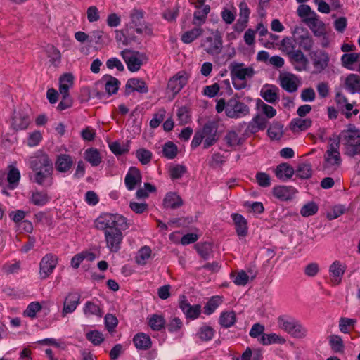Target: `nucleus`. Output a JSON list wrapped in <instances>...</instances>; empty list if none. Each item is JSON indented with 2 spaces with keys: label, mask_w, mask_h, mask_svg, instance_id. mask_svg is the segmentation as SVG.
Returning a JSON list of instances; mask_svg holds the SVG:
<instances>
[{
  "label": "nucleus",
  "mask_w": 360,
  "mask_h": 360,
  "mask_svg": "<svg viewBox=\"0 0 360 360\" xmlns=\"http://www.w3.org/2000/svg\"><path fill=\"white\" fill-rule=\"evenodd\" d=\"M332 141L338 143L339 146L342 144L345 155L353 158L360 155V129L354 124H349L338 135L330 137L329 141Z\"/></svg>",
  "instance_id": "nucleus-1"
},
{
  "label": "nucleus",
  "mask_w": 360,
  "mask_h": 360,
  "mask_svg": "<svg viewBox=\"0 0 360 360\" xmlns=\"http://www.w3.org/2000/svg\"><path fill=\"white\" fill-rule=\"evenodd\" d=\"M229 68L233 85L237 90H241L246 88V78H251L255 75L253 68H245V64L243 63L233 62L229 65Z\"/></svg>",
  "instance_id": "nucleus-2"
},
{
  "label": "nucleus",
  "mask_w": 360,
  "mask_h": 360,
  "mask_svg": "<svg viewBox=\"0 0 360 360\" xmlns=\"http://www.w3.org/2000/svg\"><path fill=\"white\" fill-rule=\"evenodd\" d=\"M96 227L98 229L110 231L114 229H127L129 224L127 219L118 214L104 213L96 220Z\"/></svg>",
  "instance_id": "nucleus-3"
},
{
  "label": "nucleus",
  "mask_w": 360,
  "mask_h": 360,
  "mask_svg": "<svg viewBox=\"0 0 360 360\" xmlns=\"http://www.w3.org/2000/svg\"><path fill=\"white\" fill-rule=\"evenodd\" d=\"M130 22L127 25V33L135 31L137 34L145 33L148 36L153 35V29L150 24L145 22L144 12L142 10L134 8L129 15Z\"/></svg>",
  "instance_id": "nucleus-4"
},
{
  "label": "nucleus",
  "mask_w": 360,
  "mask_h": 360,
  "mask_svg": "<svg viewBox=\"0 0 360 360\" xmlns=\"http://www.w3.org/2000/svg\"><path fill=\"white\" fill-rule=\"evenodd\" d=\"M278 327L295 338H304L307 336V330L296 319L283 315L278 318Z\"/></svg>",
  "instance_id": "nucleus-5"
},
{
  "label": "nucleus",
  "mask_w": 360,
  "mask_h": 360,
  "mask_svg": "<svg viewBox=\"0 0 360 360\" xmlns=\"http://www.w3.org/2000/svg\"><path fill=\"white\" fill-rule=\"evenodd\" d=\"M120 54L131 72L139 70L143 65V60L147 59L145 54L127 49L122 51Z\"/></svg>",
  "instance_id": "nucleus-6"
},
{
  "label": "nucleus",
  "mask_w": 360,
  "mask_h": 360,
  "mask_svg": "<svg viewBox=\"0 0 360 360\" xmlns=\"http://www.w3.org/2000/svg\"><path fill=\"white\" fill-rule=\"evenodd\" d=\"M249 107L236 97H233L227 101L226 115L229 118H240L249 114Z\"/></svg>",
  "instance_id": "nucleus-7"
},
{
  "label": "nucleus",
  "mask_w": 360,
  "mask_h": 360,
  "mask_svg": "<svg viewBox=\"0 0 360 360\" xmlns=\"http://www.w3.org/2000/svg\"><path fill=\"white\" fill-rule=\"evenodd\" d=\"M217 129L218 124L214 121H208L200 129V133L204 136V149L209 148L218 141L219 136L217 134Z\"/></svg>",
  "instance_id": "nucleus-8"
},
{
  "label": "nucleus",
  "mask_w": 360,
  "mask_h": 360,
  "mask_svg": "<svg viewBox=\"0 0 360 360\" xmlns=\"http://www.w3.org/2000/svg\"><path fill=\"white\" fill-rule=\"evenodd\" d=\"M31 110L27 108L14 111L12 117L11 127L15 131L26 129L32 122Z\"/></svg>",
  "instance_id": "nucleus-9"
},
{
  "label": "nucleus",
  "mask_w": 360,
  "mask_h": 360,
  "mask_svg": "<svg viewBox=\"0 0 360 360\" xmlns=\"http://www.w3.org/2000/svg\"><path fill=\"white\" fill-rule=\"evenodd\" d=\"M122 229H114L110 231L104 232L106 247L111 252H117L121 249V244L123 240Z\"/></svg>",
  "instance_id": "nucleus-10"
},
{
  "label": "nucleus",
  "mask_w": 360,
  "mask_h": 360,
  "mask_svg": "<svg viewBox=\"0 0 360 360\" xmlns=\"http://www.w3.org/2000/svg\"><path fill=\"white\" fill-rule=\"evenodd\" d=\"M33 174H30L29 179L33 182L41 186H51L53 184V168L44 169V170H33Z\"/></svg>",
  "instance_id": "nucleus-11"
},
{
  "label": "nucleus",
  "mask_w": 360,
  "mask_h": 360,
  "mask_svg": "<svg viewBox=\"0 0 360 360\" xmlns=\"http://www.w3.org/2000/svg\"><path fill=\"white\" fill-rule=\"evenodd\" d=\"M58 264V257L51 253L45 255L41 259L40 276L42 279L48 278Z\"/></svg>",
  "instance_id": "nucleus-12"
},
{
  "label": "nucleus",
  "mask_w": 360,
  "mask_h": 360,
  "mask_svg": "<svg viewBox=\"0 0 360 360\" xmlns=\"http://www.w3.org/2000/svg\"><path fill=\"white\" fill-rule=\"evenodd\" d=\"M30 167L33 170H44V169L53 168L52 160L49 155L39 151L34 156L30 158Z\"/></svg>",
  "instance_id": "nucleus-13"
},
{
  "label": "nucleus",
  "mask_w": 360,
  "mask_h": 360,
  "mask_svg": "<svg viewBox=\"0 0 360 360\" xmlns=\"http://www.w3.org/2000/svg\"><path fill=\"white\" fill-rule=\"evenodd\" d=\"M213 37H208L205 39V42L208 45L205 48V51L210 55H218L222 50V36L219 30L212 32Z\"/></svg>",
  "instance_id": "nucleus-14"
},
{
  "label": "nucleus",
  "mask_w": 360,
  "mask_h": 360,
  "mask_svg": "<svg viewBox=\"0 0 360 360\" xmlns=\"http://www.w3.org/2000/svg\"><path fill=\"white\" fill-rule=\"evenodd\" d=\"M330 142L324 155L325 162L331 166H340L342 162L339 151L340 146L335 141Z\"/></svg>",
  "instance_id": "nucleus-15"
},
{
  "label": "nucleus",
  "mask_w": 360,
  "mask_h": 360,
  "mask_svg": "<svg viewBox=\"0 0 360 360\" xmlns=\"http://www.w3.org/2000/svg\"><path fill=\"white\" fill-rule=\"evenodd\" d=\"M188 75L184 71L177 72L172 77L167 84V89L176 95L187 84Z\"/></svg>",
  "instance_id": "nucleus-16"
},
{
  "label": "nucleus",
  "mask_w": 360,
  "mask_h": 360,
  "mask_svg": "<svg viewBox=\"0 0 360 360\" xmlns=\"http://www.w3.org/2000/svg\"><path fill=\"white\" fill-rule=\"evenodd\" d=\"M288 55L296 70L302 71L306 70L309 61L300 50H291L288 51Z\"/></svg>",
  "instance_id": "nucleus-17"
},
{
  "label": "nucleus",
  "mask_w": 360,
  "mask_h": 360,
  "mask_svg": "<svg viewBox=\"0 0 360 360\" xmlns=\"http://www.w3.org/2000/svg\"><path fill=\"white\" fill-rule=\"evenodd\" d=\"M80 295L77 292H70L65 297L62 316L65 317L67 314H71L77 309L80 303Z\"/></svg>",
  "instance_id": "nucleus-18"
},
{
  "label": "nucleus",
  "mask_w": 360,
  "mask_h": 360,
  "mask_svg": "<svg viewBox=\"0 0 360 360\" xmlns=\"http://www.w3.org/2000/svg\"><path fill=\"white\" fill-rule=\"evenodd\" d=\"M142 176L140 170L136 167H129L124 179V183L128 190L135 189L141 183Z\"/></svg>",
  "instance_id": "nucleus-19"
},
{
  "label": "nucleus",
  "mask_w": 360,
  "mask_h": 360,
  "mask_svg": "<svg viewBox=\"0 0 360 360\" xmlns=\"http://www.w3.org/2000/svg\"><path fill=\"white\" fill-rule=\"evenodd\" d=\"M133 91L146 94L148 91V88L142 79L131 78L127 82L124 94L126 96H129Z\"/></svg>",
  "instance_id": "nucleus-20"
},
{
  "label": "nucleus",
  "mask_w": 360,
  "mask_h": 360,
  "mask_svg": "<svg viewBox=\"0 0 360 360\" xmlns=\"http://www.w3.org/2000/svg\"><path fill=\"white\" fill-rule=\"evenodd\" d=\"M74 164V158L69 154L61 153L57 155L55 161L56 170L60 173L69 172Z\"/></svg>",
  "instance_id": "nucleus-21"
},
{
  "label": "nucleus",
  "mask_w": 360,
  "mask_h": 360,
  "mask_svg": "<svg viewBox=\"0 0 360 360\" xmlns=\"http://www.w3.org/2000/svg\"><path fill=\"white\" fill-rule=\"evenodd\" d=\"M183 298L179 302V308L187 319L192 320L197 319L201 313V306L198 304L191 305L184 296Z\"/></svg>",
  "instance_id": "nucleus-22"
},
{
  "label": "nucleus",
  "mask_w": 360,
  "mask_h": 360,
  "mask_svg": "<svg viewBox=\"0 0 360 360\" xmlns=\"http://www.w3.org/2000/svg\"><path fill=\"white\" fill-rule=\"evenodd\" d=\"M311 58L313 60L314 67L319 72L324 70L328 65L330 57L325 51H314L311 53Z\"/></svg>",
  "instance_id": "nucleus-23"
},
{
  "label": "nucleus",
  "mask_w": 360,
  "mask_h": 360,
  "mask_svg": "<svg viewBox=\"0 0 360 360\" xmlns=\"http://www.w3.org/2000/svg\"><path fill=\"white\" fill-rule=\"evenodd\" d=\"M346 270V265L339 260H335L329 267V272L331 276L330 281L334 285H339L341 283L342 277Z\"/></svg>",
  "instance_id": "nucleus-24"
},
{
  "label": "nucleus",
  "mask_w": 360,
  "mask_h": 360,
  "mask_svg": "<svg viewBox=\"0 0 360 360\" xmlns=\"http://www.w3.org/2000/svg\"><path fill=\"white\" fill-rule=\"evenodd\" d=\"M296 192L297 191L294 187L286 186H277L272 190L273 195L282 201L291 200Z\"/></svg>",
  "instance_id": "nucleus-25"
},
{
  "label": "nucleus",
  "mask_w": 360,
  "mask_h": 360,
  "mask_svg": "<svg viewBox=\"0 0 360 360\" xmlns=\"http://www.w3.org/2000/svg\"><path fill=\"white\" fill-rule=\"evenodd\" d=\"M296 77L293 74L287 73L280 75L279 80L281 86L288 92L292 93L297 91V84L295 82Z\"/></svg>",
  "instance_id": "nucleus-26"
},
{
  "label": "nucleus",
  "mask_w": 360,
  "mask_h": 360,
  "mask_svg": "<svg viewBox=\"0 0 360 360\" xmlns=\"http://www.w3.org/2000/svg\"><path fill=\"white\" fill-rule=\"evenodd\" d=\"M183 204L182 198L175 192L167 193L163 200L165 208L175 210L180 207Z\"/></svg>",
  "instance_id": "nucleus-27"
},
{
  "label": "nucleus",
  "mask_w": 360,
  "mask_h": 360,
  "mask_svg": "<svg viewBox=\"0 0 360 360\" xmlns=\"http://www.w3.org/2000/svg\"><path fill=\"white\" fill-rule=\"evenodd\" d=\"M274 172L278 179L282 181H286L293 176L295 170L288 163L284 162L278 165L276 167Z\"/></svg>",
  "instance_id": "nucleus-28"
},
{
  "label": "nucleus",
  "mask_w": 360,
  "mask_h": 360,
  "mask_svg": "<svg viewBox=\"0 0 360 360\" xmlns=\"http://www.w3.org/2000/svg\"><path fill=\"white\" fill-rule=\"evenodd\" d=\"M231 217L234 222L238 236L240 237L246 236L248 234L247 220L240 214H233Z\"/></svg>",
  "instance_id": "nucleus-29"
},
{
  "label": "nucleus",
  "mask_w": 360,
  "mask_h": 360,
  "mask_svg": "<svg viewBox=\"0 0 360 360\" xmlns=\"http://www.w3.org/2000/svg\"><path fill=\"white\" fill-rule=\"evenodd\" d=\"M133 342L138 349L147 350L151 347L152 341L148 335L139 333L134 335Z\"/></svg>",
  "instance_id": "nucleus-30"
},
{
  "label": "nucleus",
  "mask_w": 360,
  "mask_h": 360,
  "mask_svg": "<svg viewBox=\"0 0 360 360\" xmlns=\"http://www.w3.org/2000/svg\"><path fill=\"white\" fill-rule=\"evenodd\" d=\"M345 87L350 94H355L360 91V76L356 74H349L345 79Z\"/></svg>",
  "instance_id": "nucleus-31"
},
{
  "label": "nucleus",
  "mask_w": 360,
  "mask_h": 360,
  "mask_svg": "<svg viewBox=\"0 0 360 360\" xmlns=\"http://www.w3.org/2000/svg\"><path fill=\"white\" fill-rule=\"evenodd\" d=\"M210 11V7L209 5H203L202 10L195 11L193 13L192 24L195 26L201 27V26L205 22Z\"/></svg>",
  "instance_id": "nucleus-32"
},
{
  "label": "nucleus",
  "mask_w": 360,
  "mask_h": 360,
  "mask_svg": "<svg viewBox=\"0 0 360 360\" xmlns=\"http://www.w3.org/2000/svg\"><path fill=\"white\" fill-rule=\"evenodd\" d=\"M204 30L202 27L195 26L191 30L186 31L181 35V41L184 44H191L199 37L202 35Z\"/></svg>",
  "instance_id": "nucleus-33"
},
{
  "label": "nucleus",
  "mask_w": 360,
  "mask_h": 360,
  "mask_svg": "<svg viewBox=\"0 0 360 360\" xmlns=\"http://www.w3.org/2000/svg\"><path fill=\"white\" fill-rule=\"evenodd\" d=\"M312 121L309 118H295L290 124V128L293 131H305L311 126Z\"/></svg>",
  "instance_id": "nucleus-34"
},
{
  "label": "nucleus",
  "mask_w": 360,
  "mask_h": 360,
  "mask_svg": "<svg viewBox=\"0 0 360 360\" xmlns=\"http://www.w3.org/2000/svg\"><path fill=\"white\" fill-rule=\"evenodd\" d=\"M304 21L309 25L315 36L321 37L325 34L323 25L321 26L318 25L319 22L316 13H314V16L305 19Z\"/></svg>",
  "instance_id": "nucleus-35"
},
{
  "label": "nucleus",
  "mask_w": 360,
  "mask_h": 360,
  "mask_svg": "<svg viewBox=\"0 0 360 360\" xmlns=\"http://www.w3.org/2000/svg\"><path fill=\"white\" fill-rule=\"evenodd\" d=\"M85 160L89 162L91 166L96 167L100 165L102 161L100 152L94 148H89L85 151Z\"/></svg>",
  "instance_id": "nucleus-36"
},
{
  "label": "nucleus",
  "mask_w": 360,
  "mask_h": 360,
  "mask_svg": "<svg viewBox=\"0 0 360 360\" xmlns=\"http://www.w3.org/2000/svg\"><path fill=\"white\" fill-rule=\"evenodd\" d=\"M301 30L303 34L300 35L297 38L299 45L304 51H309L313 47L314 41L307 30L304 28H302Z\"/></svg>",
  "instance_id": "nucleus-37"
},
{
  "label": "nucleus",
  "mask_w": 360,
  "mask_h": 360,
  "mask_svg": "<svg viewBox=\"0 0 360 360\" xmlns=\"http://www.w3.org/2000/svg\"><path fill=\"white\" fill-rule=\"evenodd\" d=\"M236 321V316L234 311H223L221 313L219 322L221 327L225 328H230Z\"/></svg>",
  "instance_id": "nucleus-38"
},
{
  "label": "nucleus",
  "mask_w": 360,
  "mask_h": 360,
  "mask_svg": "<svg viewBox=\"0 0 360 360\" xmlns=\"http://www.w3.org/2000/svg\"><path fill=\"white\" fill-rule=\"evenodd\" d=\"M103 79L106 81L105 84L106 92L109 95L116 94L120 84V81L117 78L108 75H104Z\"/></svg>",
  "instance_id": "nucleus-39"
},
{
  "label": "nucleus",
  "mask_w": 360,
  "mask_h": 360,
  "mask_svg": "<svg viewBox=\"0 0 360 360\" xmlns=\"http://www.w3.org/2000/svg\"><path fill=\"white\" fill-rule=\"evenodd\" d=\"M328 342L331 349L335 353H343L345 345L342 338L338 335H331L328 337Z\"/></svg>",
  "instance_id": "nucleus-40"
},
{
  "label": "nucleus",
  "mask_w": 360,
  "mask_h": 360,
  "mask_svg": "<svg viewBox=\"0 0 360 360\" xmlns=\"http://www.w3.org/2000/svg\"><path fill=\"white\" fill-rule=\"evenodd\" d=\"M278 87L272 85L271 89H262L261 96L266 102L274 104L278 100Z\"/></svg>",
  "instance_id": "nucleus-41"
},
{
  "label": "nucleus",
  "mask_w": 360,
  "mask_h": 360,
  "mask_svg": "<svg viewBox=\"0 0 360 360\" xmlns=\"http://www.w3.org/2000/svg\"><path fill=\"white\" fill-rule=\"evenodd\" d=\"M222 303V297L213 296L206 303L203 308V312L206 315L212 314L216 309Z\"/></svg>",
  "instance_id": "nucleus-42"
},
{
  "label": "nucleus",
  "mask_w": 360,
  "mask_h": 360,
  "mask_svg": "<svg viewBox=\"0 0 360 360\" xmlns=\"http://www.w3.org/2000/svg\"><path fill=\"white\" fill-rule=\"evenodd\" d=\"M259 341L264 345H268L274 343L283 344L285 342V338L276 333H263Z\"/></svg>",
  "instance_id": "nucleus-43"
},
{
  "label": "nucleus",
  "mask_w": 360,
  "mask_h": 360,
  "mask_svg": "<svg viewBox=\"0 0 360 360\" xmlns=\"http://www.w3.org/2000/svg\"><path fill=\"white\" fill-rule=\"evenodd\" d=\"M50 200V197L46 191H37L32 193L31 197L32 202L37 206H43Z\"/></svg>",
  "instance_id": "nucleus-44"
},
{
  "label": "nucleus",
  "mask_w": 360,
  "mask_h": 360,
  "mask_svg": "<svg viewBox=\"0 0 360 360\" xmlns=\"http://www.w3.org/2000/svg\"><path fill=\"white\" fill-rule=\"evenodd\" d=\"M148 325L153 330L159 331L165 328V320L161 315L153 314L148 318Z\"/></svg>",
  "instance_id": "nucleus-45"
},
{
  "label": "nucleus",
  "mask_w": 360,
  "mask_h": 360,
  "mask_svg": "<svg viewBox=\"0 0 360 360\" xmlns=\"http://www.w3.org/2000/svg\"><path fill=\"white\" fill-rule=\"evenodd\" d=\"M214 333L215 331L211 326H202L199 328L197 336L201 341L208 342L213 338Z\"/></svg>",
  "instance_id": "nucleus-46"
},
{
  "label": "nucleus",
  "mask_w": 360,
  "mask_h": 360,
  "mask_svg": "<svg viewBox=\"0 0 360 360\" xmlns=\"http://www.w3.org/2000/svg\"><path fill=\"white\" fill-rule=\"evenodd\" d=\"M359 58L360 53H344L341 57V63L345 68L353 70L351 65L357 62Z\"/></svg>",
  "instance_id": "nucleus-47"
},
{
  "label": "nucleus",
  "mask_w": 360,
  "mask_h": 360,
  "mask_svg": "<svg viewBox=\"0 0 360 360\" xmlns=\"http://www.w3.org/2000/svg\"><path fill=\"white\" fill-rule=\"evenodd\" d=\"M20 179V173L19 170L14 167H11L8 176L7 181L9 184L8 187L11 189H14L18 185Z\"/></svg>",
  "instance_id": "nucleus-48"
},
{
  "label": "nucleus",
  "mask_w": 360,
  "mask_h": 360,
  "mask_svg": "<svg viewBox=\"0 0 360 360\" xmlns=\"http://www.w3.org/2000/svg\"><path fill=\"white\" fill-rule=\"evenodd\" d=\"M162 154L166 158L172 160L175 158L178 154V148L173 142L167 141L162 147Z\"/></svg>",
  "instance_id": "nucleus-49"
},
{
  "label": "nucleus",
  "mask_w": 360,
  "mask_h": 360,
  "mask_svg": "<svg viewBox=\"0 0 360 360\" xmlns=\"http://www.w3.org/2000/svg\"><path fill=\"white\" fill-rule=\"evenodd\" d=\"M224 139L229 147L240 146L244 141L243 139L234 131H228Z\"/></svg>",
  "instance_id": "nucleus-50"
},
{
  "label": "nucleus",
  "mask_w": 360,
  "mask_h": 360,
  "mask_svg": "<svg viewBox=\"0 0 360 360\" xmlns=\"http://www.w3.org/2000/svg\"><path fill=\"white\" fill-rule=\"evenodd\" d=\"M296 176L302 179H309L312 175V168L309 163L300 164L297 170Z\"/></svg>",
  "instance_id": "nucleus-51"
},
{
  "label": "nucleus",
  "mask_w": 360,
  "mask_h": 360,
  "mask_svg": "<svg viewBox=\"0 0 360 360\" xmlns=\"http://www.w3.org/2000/svg\"><path fill=\"white\" fill-rule=\"evenodd\" d=\"M115 39L117 41L122 42L123 44L127 45L131 41H135L136 37L133 35L132 32H129V35L127 33V28L125 30H116Z\"/></svg>",
  "instance_id": "nucleus-52"
},
{
  "label": "nucleus",
  "mask_w": 360,
  "mask_h": 360,
  "mask_svg": "<svg viewBox=\"0 0 360 360\" xmlns=\"http://www.w3.org/2000/svg\"><path fill=\"white\" fill-rule=\"evenodd\" d=\"M186 172V167L179 164L172 166L169 169V174L172 180L181 179Z\"/></svg>",
  "instance_id": "nucleus-53"
},
{
  "label": "nucleus",
  "mask_w": 360,
  "mask_h": 360,
  "mask_svg": "<svg viewBox=\"0 0 360 360\" xmlns=\"http://www.w3.org/2000/svg\"><path fill=\"white\" fill-rule=\"evenodd\" d=\"M356 323L355 319L342 317L339 321V329L343 333H349V328H354Z\"/></svg>",
  "instance_id": "nucleus-54"
},
{
  "label": "nucleus",
  "mask_w": 360,
  "mask_h": 360,
  "mask_svg": "<svg viewBox=\"0 0 360 360\" xmlns=\"http://www.w3.org/2000/svg\"><path fill=\"white\" fill-rule=\"evenodd\" d=\"M283 126L279 122L272 124L267 131L269 136L271 139L279 140L283 134Z\"/></svg>",
  "instance_id": "nucleus-55"
},
{
  "label": "nucleus",
  "mask_w": 360,
  "mask_h": 360,
  "mask_svg": "<svg viewBox=\"0 0 360 360\" xmlns=\"http://www.w3.org/2000/svg\"><path fill=\"white\" fill-rule=\"evenodd\" d=\"M319 207L316 205V203L311 201L303 205V207L300 210V214L302 217H307L309 216L314 215L315 214L317 213Z\"/></svg>",
  "instance_id": "nucleus-56"
},
{
  "label": "nucleus",
  "mask_w": 360,
  "mask_h": 360,
  "mask_svg": "<svg viewBox=\"0 0 360 360\" xmlns=\"http://www.w3.org/2000/svg\"><path fill=\"white\" fill-rule=\"evenodd\" d=\"M84 313L85 315H96L101 317L103 315L101 308L91 301L86 302L84 307Z\"/></svg>",
  "instance_id": "nucleus-57"
},
{
  "label": "nucleus",
  "mask_w": 360,
  "mask_h": 360,
  "mask_svg": "<svg viewBox=\"0 0 360 360\" xmlns=\"http://www.w3.org/2000/svg\"><path fill=\"white\" fill-rule=\"evenodd\" d=\"M156 191V188L150 183H144L143 187L140 188L136 193V198L139 199H145L148 197L150 193Z\"/></svg>",
  "instance_id": "nucleus-58"
},
{
  "label": "nucleus",
  "mask_w": 360,
  "mask_h": 360,
  "mask_svg": "<svg viewBox=\"0 0 360 360\" xmlns=\"http://www.w3.org/2000/svg\"><path fill=\"white\" fill-rule=\"evenodd\" d=\"M240 8V18L243 19V22L241 23V29L240 30H243L244 28L247 25V22L248 21L249 15L250 13V11L245 1L240 2L239 5Z\"/></svg>",
  "instance_id": "nucleus-59"
},
{
  "label": "nucleus",
  "mask_w": 360,
  "mask_h": 360,
  "mask_svg": "<svg viewBox=\"0 0 360 360\" xmlns=\"http://www.w3.org/2000/svg\"><path fill=\"white\" fill-rule=\"evenodd\" d=\"M151 255V249L148 246H144L141 248L138 252L136 257V262L139 264L144 265L146 263V260Z\"/></svg>",
  "instance_id": "nucleus-60"
},
{
  "label": "nucleus",
  "mask_w": 360,
  "mask_h": 360,
  "mask_svg": "<svg viewBox=\"0 0 360 360\" xmlns=\"http://www.w3.org/2000/svg\"><path fill=\"white\" fill-rule=\"evenodd\" d=\"M257 107L262 110V112L268 117L272 118L276 115V110L272 106L266 104L262 100L258 99L257 102Z\"/></svg>",
  "instance_id": "nucleus-61"
},
{
  "label": "nucleus",
  "mask_w": 360,
  "mask_h": 360,
  "mask_svg": "<svg viewBox=\"0 0 360 360\" xmlns=\"http://www.w3.org/2000/svg\"><path fill=\"white\" fill-rule=\"evenodd\" d=\"M136 156L142 165H147L152 159V153L145 148L136 150Z\"/></svg>",
  "instance_id": "nucleus-62"
},
{
  "label": "nucleus",
  "mask_w": 360,
  "mask_h": 360,
  "mask_svg": "<svg viewBox=\"0 0 360 360\" xmlns=\"http://www.w3.org/2000/svg\"><path fill=\"white\" fill-rule=\"evenodd\" d=\"M86 339L91 342L94 345H101L103 340V335L98 330H92L86 334Z\"/></svg>",
  "instance_id": "nucleus-63"
},
{
  "label": "nucleus",
  "mask_w": 360,
  "mask_h": 360,
  "mask_svg": "<svg viewBox=\"0 0 360 360\" xmlns=\"http://www.w3.org/2000/svg\"><path fill=\"white\" fill-rule=\"evenodd\" d=\"M255 179L257 183L261 187L267 188L271 186V177L265 172H257L255 175Z\"/></svg>",
  "instance_id": "nucleus-64"
}]
</instances>
